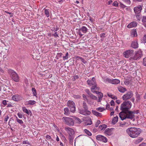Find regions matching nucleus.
Listing matches in <instances>:
<instances>
[{
  "label": "nucleus",
  "instance_id": "de8ad7c7",
  "mask_svg": "<svg viewBox=\"0 0 146 146\" xmlns=\"http://www.w3.org/2000/svg\"><path fill=\"white\" fill-rule=\"evenodd\" d=\"M113 5L115 7H118V4L117 1H114L113 4Z\"/></svg>",
  "mask_w": 146,
  "mask_h": 146
},
{
  "label": "nucleus",
  "instance_id": "412c9836",
  "mask_svg": "<svg viewBox=\"0 0 146 146\" xmlns=\"http://www.w3.org/2000/svg\"><path fill=\"white\" fill-rule=\"evenodd\" d=\"M68 131V133L69 135H74V132L73 129L70 127H67L66 128V130Z\"/></svg>",
  "mask_w": 146,
  "mask_h": 146
},
{
  "label": "nucleus",
  "instance_id": "2eb2a0df",
  "mask_svg": "<svg viewBox=\"0 0 146 146\" xmlns=\"http://www.w3.org/2000/svg\"><path fill=\"white\" fill-rule=\"evenodd\" d=\"M12 99L15 101L18 102L22 100V97L19 95L17 94L13 96Z\"/></svg>",
  "mask_w": 146,
  "mask_h": 146
},
{
  "label": "nucleus",
  "instance_id": "13d9d810",
  "mask_svg": "<svg viewBox=\"0 0 146 146\" xmlns=\"http://www.w3.org/2000/svg\"><path fill=\"white\" fill-rule=\"evenodd\" d=\"M82 97L84 98V100H85V99L87 100V102H88V99L87 98L86 96L84 94H83L82 95Z\"/></svg>",
  "mask_w": 146,
  "mask_h": 146
},
{
  "label": "nucleus",
  "instance_id": "f8f14e48",
  "mask_svg": "<svg viewBox=\"0 0 146 146\" xmlns=\"http://www.w3.org/2000/svg\"><path fill=\"white\" fill-rule=\"evenodd\" d=\"M142 5H140L134 8V11L136 14H139L141 12L142 9Z\"/></svg>",
  "mask_w": 146,
  "mask_h": 146
},
{
  "label": "nucleus",
  "instance_id": "aec40b11",
  "mask_svg": "<svg viewBox=\"0 0 146 146\" xmlns=\"http://www.w3.org/2000/svg\"><path fill=\"white\" fill-rule=\"evenodd\" d=\"M137 25V23L136 22H133L128 24L127 26V27L128 28H131L133 27H136Z\"/></svg>",
  "mask_w": 146,
  "mask_h": 146
},
{
  "label": "nucleus",
  "instance_id": "f257e3e1",
  "mask_svg": "<svg viewBox=\"0 0 146 146\" xmlns=\"http://www.w3.org/2000/svg\"><path fill=\"white\" fill-rule=\"evenodd\" d=\"M127 133L131 137L135 138L137 137L141 133V129L135 127L129 128L126 130Z\"/></svg>",
  "mask_w": 146,
  "mask_h": 146
},
{
  "label": "nucleus",
  "instance_id": "6e6552de",
  "mask_svg": "<svg viewBox=\"0 0 146 146\" xmlns=\"http://www.w3.org/2000/svg\"><path fill=\"white\" fill-rule=\"evenodd\" d=\"M133 96L132 91H130L127 92V93L122 97L123 100L126 101L131 98Z\"/></svg>",
  "mask_w": 146,
  "mask_h": 146
},
{
  "label": "nucleus",
  "instance_id": "473e14b6",
  "mask_svg": "<svg viewBox=\"0 0 146 146\" xmlns=\"http://www.w3.org/2000/svg\"><path fill=\"white\" fill-rule=\"evenodd\" d=\"M44 14L46 15V16L47 17H48L49 16V12L48 9H44Z\"/></svg>",
  "mask_w": 146,
  "mask_h": 146
},
{
  "label": "nucleus",
  "instance_id": "9d476101",
  "mask_svg": "<svg viewBox=\"0 0 146 146\" xmlns=\"http://www.w3.org/2000/svg\"><path fill=\"white\" fill-rule=\"evenodd\" d=\"M104 81L105 82H108L109 83H111L114 84H117L120 82L119 80L118 79H114L111 80L108 78L105 79L104 80Z\"/></svg>",
  "mask_w": 146,
  "mask_h": 146
},
{
  "label": "nucleus",
  "instance_id": "338daca9",
  "mask_svg": "<svg viewBox=\"0 0 146 146\" xmlns=\"http://www.w3.org/2000/svg\"><path fill=\"white\" fill-rule=\"evenodd\" d=\"M103 96V94L102 93H101L100 94H99L98 95V98H102Z\"/></svg>",
  "mask_w": 146,
  "mask_h": 146
},
{
  "label": "nucleus",
  "instance_id": "5fc2aeb1",
  "mask_svg": "<svg viewBox=\"0 0 146 146\" xmlns=\"http://www.w3.org/2000/svg\"><path fill=\"white\" fill-rule=\"evenodd\" d=\"M132 112L134 114H138L139 113V110H134L133 111H132Z\"/></svg>",
  "mask_w": 146,
  "mask_h": 146
},
{
  "label": "nucleus",
  "instance_id": "f03ea898",
  "mask_svg": "<svg viewBox=\"0 0 146 146\" xmlns=\"http://www.w3.org/2000/svg\"><path fill=\"white\" fill-rule=\"evenodd\" d=\"M131 106V103L129 101L123 102L121 105L120 109L122 111L119 113V115H121L122 114H123L125 113H126L129 110Z\"/></svg>",
  "mask_w": 146,
  "mask_h": 146
},
{
  "label": "nucleus",
  "instance_id": "37998d69",
  "mask_svg": "<svg viewBox=\"0 0 146 146\" xmlns=\"http://www.w3.org/2000/svg\"><path fill=\"white\" fill-rule=\"evenodd\" d=\"M96 110L99 111L100 112H102L105 110V109L104 108L99 107L96 109Z\"/></svg>",
  "mask_w": 146,
  "mask_h": 146
},
{
  "label": "nucleus",
  "instance_id": "f704fd0d",
  "mask_svg": "<svg viewBox=\"0 0 146 146\" xmlns=\"http://www.w3.org/2000/svg\"><path fill=\"white\" fill-rule=\"evenodd\" d=\"M33 96L36 97L37 93L36 91L35 88H33L32 89Z\"/></svg>",
  "mask_w": 146,
  "mask_h": 146
},
{
  "label": "nucleus",
  "instance_id": "4468645a",
  "mask_svg": "<svg viewBox=\"0 0 146 146\" xmlns=\"http://www.w3.org/2000/svg\"><path fill=\"white\" fill-rule=\"evenodd\" d=\"M79 31L78 32L79 35H80V36H82L83 35L82 34L81 31L83 32L84 33H86L87 32L88 29L86 27L83 26L79 29Z\"/></svg>",
  "mask_w": 146,
  "mask_h": 146
},
{
  "label": "nucleus",
  "instance_id": "0eeeda50",
  "mask_svg": "<svg viewBox=\"0 0 146 146\" xmlns=\"http://www.w3.org/2000/svg\"><path fill=\"white\" fill-rule=\"evenodd\" d=\"M142 56V52L141 50H139L138 51H135V54H133V56L132 57V59L134 60H137L140 59Z\"/></svg>",
  "mask_w": 146,
  "mask_h": 146
},
{
  "label": "nucleus",
  "instance_id": "09e8293b",
  "mask_svg": "<svg viewBox=\"0 0 146 146\" xmlns=\"http://www.w3.org/2000/svg\"><path fill=\"white\" fill-rule=\"evenodd\" d=\"M85 92L86 93L88 94V96L91 93V92L88 89H86L85 90Z\"/></svg>",
  "mask_w": 146,
  "mask_h": 146
},
{
  "label": "nucleus",
  "instance_id": "6ab92c4d",
  "mask_svg": "<svg viewBox=\"0 0 146 146\" xmlns=\"http://www.w3.org/2000/svg\"><path fill=\"white\" fill-rule=\"evenodd\" d=\"M22 110L24 112L26 113L28 115H31L32 114L31 111L30 110L28 111L26 108L25 107H22Z\"/></svg>",
  "mask_w": 146,
  "mask_h": 146
},
{
  "label": "nucleus",
  "instance_id": "72a5a7b5",
  "mask_svg": "<svg viewBox=\"0 0 146 146\" xmlns=\"http://www.w3.org/2000/svg\"><path fill=\"white\" fill-rule=\"evenodd\" d=\"M88 97H90L91 99L94 100H96L97 99V98L91 93L88 96Z\"/></svg>",
  "mask_w": 146,
  "mask_h": 146
},
{
  "label": "nucleus",
  "instance_id": "7c9ffc66",
  "mask_svg": "<svg viewBox=\"0 0 146 146\" xmlns=\"http://www.w3.org/2000/svg\"><path fill=\"white\" fill-rule=\"evenodd\" d=\"M92 113L94 115L97 116H101L102 114L101 113H99L96 111L92 110Z\"/></svg>",
  "mask_w": 146,
  "mask_h": 146
},
{
  "label": "nucleus",
  "instance_id": "a18cd8bd",
  "mask_svg": "<svg viewBox=\"0 0 146 146\" xmlns=\"http://www.w3.org/2000/svg\"><path fill=\"white\" fill-rule=\"evenodd\" d=\"M52 30L54 31H57L58 30V29L57 26H56V27L55 26L52 27Z\"/></svg>",
  "mask_w": 146,
  "mask_h": 146
},
{
  "label": "nucleus",
  "instance_id": "c756f323",
  "mask_svg": "<svg viewBox=\"0 0 146 146\" xmlns=\"http://www.w3.org/2000/svg\"><path fill=\"white\" fill-rule=\"evenodd\" d=\"M76 58L77 60L80 59V61L84 64H86L87 63V62L82 57L77 56L76 57Z\"/></svg>",
  "mask_w": 146,
  "mask_h": 146
},
{
  "label": "nucleus",
  "instance_id": "f3484780",
  "mask_svg": "<svg viewBox=\"0 0 146 146\" xmlns=\"http://www.w3.org/2000/svg\"><path fill=\"white\" fill-rule=\"evenodd\" d=\"M113 128L106 129L104 133L108 135H111L112 134V131L113 130Z\"/></svg>",
  "mask_w": 146,
  "mask_h": 146
},
{
  "label": "nucleus",
  "instance_id": "9b49d317",
  "mask_svg": "<svg viewBox=\"0 0 146 146\" xmlns=\"http://www.w3.org/2000/svg\"><path fill=\"white\" fill-rule=\"evenodd\" d=\"M79 112L81 114L85 115H89L91 114V112L88 109H81L79 110Z\"/></svg>",
  "mask_w": 146,
  "mask_h": 146
},
{
  "label": "nucleus",
  "instance_id": "e433bc0d",
  "mask_svg": "<svg viewBox=\"0 0 146 146\" xmlns=\"http://www.w3.org/2000/svg\"><path fill=\"white\" fill-rule=\"evenodd\" d=\"M107 125L106 124H103L102 125H100L99 126V128L101 130L106 128L107 127Z\"/></svg>",
  "mask_w": 146,
  "mask_h": 146
},
{
  "label": "nucleus",
  "instance_id": "a878e982",
  "mask_svg": "<svg viewBox=\"0 0 146 146\" xmlns=\"http://www.w3.org/2000/svg\"><path fill=\"white\" fill-rule=\"evenodd\" d=\"M64 114L66 115H68L70 114V111L68 108H66L64 109Z\"/></svg>",
  "mask_w": 146,
  "mask_h": 146
},
{
  "label": "nucleus",
  "instance_id": "7ed1b4c3",
  "mask_svg": "<svg viewBox=\"0 0 146 146\" xmlns=\"http://www.w3.org/2000/svg\"><path fill=\"white\" fill-rule=\"evenodd\" d=\"M119 117L122 120H123L127 118L132 119L135 117V115L133 114L132 111H128L126 113H124L119 115Z\"/></svg>",
  "mask_w": 146,
  "mask_h": 146
},
{
  "label": "nucleus",
  "instance_id": "20e7f679",
  "mask_svg": "<svg viewBox=\"0 0 146 146\" xmlns=\"http://www.w3.org/2000/svg\"><path fill=\"white\" fill-rule=\"evenodd\" d=\"M8 73L11 74V77L12 79L15 82H17L19 81V77L17 74L13 70L9 69L8 70Z\"/></svg>",
  "mask_w": 146,
  "mask_h": 146
},
{
  "label": "nucleus",
  "instance_id": "0e129e2a",
  "mask_svg": "<svg viewBox=\"0 0 146 146\" xmlns=\"http://www.w3.org/2000/svg\"><path fill=\"white\" fill-rule=\"evenodd\" d=\"M125 2H126L128 4H130L131 3V1L130 0H123Z\"/></svg>",
  "mask_w": 146,
  "mask_h": 146
},
{
  "label": "nucleus",
  "instance_id": "c9c22d12",
  "mask_svg": "<svg viewBox=\"0 0 146 146\" xmlns=\"http://www.w3.org/2000/svg\"><path fill=\"white\" fill-rule=\"evenodd\" d=\"M74 138V135H69V140L70 142H72Z\"/></svg>",
  "mask_w": 146,
  "mask_h": 146
},
{
  "label": "nucleus",
  "instance_id": "1a4fd4ad",
  "mask_svg": "<svg viewBox=\"0 0 146 146\" xmlns=\"http://www.w3.org/2000/svg\"><path fill=\"white\" fill-rule=\"evenodd\" d=\"M134 51L133 50L130 49L126 50L123 53L125 57L128 58L130 57L132 58V57L133 56Z\"/></svg>",
  "mask_w": 146,
  "mask_h": 146
},
{
  "label": "nucleus",
  "instance_id": "c03bdc74",
  "mask_svg": "<svg viewBox=\"0 0 146 146\" xmlns=\"http://www.w3.org/2000/svg\"><path fill=\"white\" fill-rule=\"evenodd\" d=\"M134 16H135L137 18V20L138 21H140V18H141V16L139 14H136Z\"/></svg>",
  "mask_w": 146,
  "mask_h": 146
},
{
  "label": "nucleus",
  "instance_id": "3c124183",
  "mask_svg": "<svg viewBox=\"0 0 146 146\" xmlns=\"http://www.w3.org/2000/svg\"><path fill=\"white\" fill-rule=\"evenodd\" d=\"M17 122L20 124H22L23 123V121L22 120L19 119H17Z\"/></svg>",
  "mask_w": 146,
  "mask_h": 146
},
{
  "label": "nucleus",
  "instance_id": "4c0bfd02",
  "mask_svg": "<svg viewBox=\"0 0 146 146\" xmlns=\"http://www.w3.org/2000/svg\"><path fill=\"white\" fill-rule=\"evenodd\" d=\"M82 107L83 109H88V107L86 103L85 102H83L82 103Z\"/></svg>",
  "mask_w": 146,
  "mask_h": 146
},
{
  "label": "nucleus",
  "instance_id": "e2e57ef3",
  "mask_svg": "<svg viewBox=\"0 0 146 146\" xmlns=\"http://www.w3.org/2000/svg\"><path fill=\"white\" fill-rule=\"evenodd\" d=\"M120 6L121 7H122V8H124L126 7V6L125 5H124L122 3H120Z\"/></svg>",
  "mask_w": 146,
  "mask_h": 146
},
{
  "label": "nucleus",
  "instance_id": "49530a36",
  "mask_svg": "<svg viewBox=\"0 0 146 146\" xmlns=\"http://www.w3.org/2000/svg\"><path fill=\"white\" fill-rule=\"evenodd\" d=\"M101 122L100 120H98L96 122V123L95 125V126L97 127H98L100 123Z\"/></svg>",
  "mask_w": 146,
  "mask_h": 146
},
{
  "label": "nucleus",
  "instance_id": "a19ab883",
  "mask_svg": "<svg viewBox=\"0 0 146 146\" xmlns=\"http://www.w3.org/2000/svg\"><path fill=\"white\" fill-rule=\"evenodd\" d=\"M68 53L67 52L66 53L65 55L63 56V59L64 60H65L68 59Z\"/></svg>",
  "mask_w": 146,
  "mask_h": 146
},
{
  "label": "nucleus",
  "instance_id": "6e6d98bb",
  "mask_svg": "<svg viewBox=\"0 0 146 146\" xmlns=\"http://www.w3.org/2000/svg\"><path fill=\"white\" fill-rule=\"evenodd\" d=\"M7 102H8V101H7L6 100H4L3 101L2 103L5 106L7 105Z\"/></svg>",
  "mask_w": 146,
  "mask_h": 146
},
{
  "label": "nucleus",
  "instance_id": "a211bd4d",
  "mask_svg": "<svg viewBox=\"0 0 146 146\" xmlns=\"http://www.w3.org/2000/svg\"><path fill=\"white\" fill-rule=\"evenodd\" d=\"M85 120L86 122V125H90L92 124V121L91 118L90 117H88L85 118Z\"/></svg>",
  "mask_w": 146,
  "mask_h": 146
},
{
  "label": "nucleus",
  "instance_id": "58836bf2",
  "mask_svg": "<svg viewBox=\"0 0 146 146\" xmlns=\"http://www.w3.org/2000/svg\"><path fill=\"white\" fill-rule=\"evenodd\" d=\"M108 97H110L111 99H113L114 100H116L117 99V97L115 96H113V95L109 94L108 93Z\"/></svg>",
  "mask_w": 146,
  "mask_h": 146
},
{
  "label": "nucleus",
  "instance_id": "dca6fc26",
  "mask_svg": "<svg viewBox=\"0 0 146 146\" xmlns=\"http://www.w3.org/2000/svg\"><path fill=\"white\" fill-rule=\"evenodd\" d=\"M131 46L134 49L137 48L138 47V44L137 41H132L131 44Z\"/></svg>",
  "mask_w": 146,
  "mask_h": 146
},
{
  "label": "nucleus",
  "instance_id": "5701e85b",
  "mask_svg": "<svg viewBox=\"0 0 146 146\" xmlns=\"http://www.w3.org/2000/svg\"><path fill=\"white\" fill-rule=\"evenodd\" d=\"M74 123L80 124L82 122L81 120L78 117H74L73 118Z\"/></svg>",
  "mask_w": 146,
  "mask_h": 146
},
{
  "label": "nucleus",
  "instance_id": "ddd939ff",
  "mask_svg": "<svg viewBox=\"0 0 146 146\" xmlns=\"http://www.w3.org/2000/svg\"><path fill=\"white\" fill-rule=\"evenodd\" d=\"M96 138L98 140L102 141L104 143L107 142L108 141L106 137L101 135H97Z\"/></svg>",
  "mask_w": 146,
  "mask_h": 146
},
{
  "label": "nucleus",
  "instance_id": "2f4dec72",
  "mask_svg": "<svg viewBox=\"0 0 146 146\" xmlns=\"http://www.w3.org/2000/svg\"><path fill=\"white\" fill-rule=\"evenodd\" d=\"M135 97L136 99V101L137 102H139L140 100L141 95H140L137 93L136 94Z\"/></svg>",
  "mask_w": 146,
  "mask_h": 146
},
{
  "label": "nucleus",
  "instance_id": "8fccbe9b",
  "mask_svg": "<svg viewBox=\"0 0 146 146\" xmlns=\"http://www.w3.org/2000/svg\"><path fill=\"white\" fill-rule=\"evenodd\" d=\"M142 21L143 23H145L146 22V16H143Z\"/></svg>",
  "mask_w": 146,
  "mask_h": 146
},
{
  "label": "nucleus",
  "instance_id": "39448f33",
  "mask_svg": "<svg viewBox=\"0 0 146 146\" xmlns=\"http://www.w3.org/2000/svg\"><path fill=\"white\" fill-rule=\"evenodd\" d=\"M67 105L69 108L70 112L73 113L75 112L76 111L75 105L73 101L69 100L67 102Z\"/></svg>",
  "mask_w": 146,
  "mask_h": 146
},
{
  "label": "nucleus",
  "instance_id": "69168bd1",
  "mask_svg": "<svg viewBox=\"0 0 146 146\" xmlns=\"http://www.w3.org/2000/svg\"><path fill=\"white\" fill-rule=\"evenodd\" d=\"M124 83L125 85H128L130 83V82L129 81L126 80L124 82Z\"/></svg>",
  "mask_w": 146,
  "mask_h": 146
},
{
  "label": "nucleus",
  "instance_id": "ea45409f",
  "mask_svg": "<svg viewBox=\"0 0 146 146\" xmlns=\"http://www.w3.org/2000/svg\"><path fill=\"white\" fill-rule=\"evenodd\" d=\"M84 132L88 136H90L92 135L91 133L87 129L84 130Z\"/></svg>",
  "mask_w": 146,
  "mask_h": 146
},
{
  "label": "nucleus",
  "instance_id": "bb28decb",
  "mask_svg": "<svg viewBox=\"0 0 146 146\" xmlns=\"http://www.w3.org/2000/svg\"><path fill=\"white\" fill-rule=\"evenodd\" d=\"M118 90L119 92L121 93H124L127 91V89L126 88H124L122 86L119 87L118 88Z\"/></svg>",
  "mask_w": 146,
  "mask_h": 146
},
{
  "label": "nucleus",
  "instance_id": "052dcab7",
  "mask_svg": "<svg viewBox=\"0 0 146 146\" xmlns=\"http://www.w3.org/2000/svg\"><path fill=\"white\" fill-rule=\"evenodd\" d=\"M17 115L20 118H22L23 115L21 113H18L17 114Z\"/></svg>",
  "mask_w": 146,
  "mask_h": 146
},
{
  "label": "nucleus",
  "instance_id": "79ce46f5",
  "mask_svg": "<svg viewBox=\"0 0 146 146\" xmlns=\"http://www.w3.org/2000/svg\"><path fill=\"white\" fill-rule=\"evenodd\" d=\"M143 140V139L141 137L139 138L136 140L135 143L136 144L138 143L141 142Z\"/></svg>",
  "mask_w": 146,
  "mask_h": 146
},
{
  "label": "nucleus",
  "instance_id": "864d4df0",
  "mask_svg": "<svg viewBox=\"0 0 146 146\" xmlns=\"http://www.w3.org/2000/svg\"><path fill=\"white\" fill-rule=\"evenodd\" d=\"M45 138L47 139V140H49L51 139V137L49 135H47L45 136Z\"/></svg>",
  "mask_w": 146,
  "mask_h": 146
},
{
  "label": "nucleus",
  "instance_id": "cd10ccee",
  "mask_svg": "<svg viewBox=\"0 0 146 146\" xmlns=\"http://www.w3.org/2000/svg\"><path fill=\"white\" fill-rule=\"evenodd\" d=\"M118 120V117L116 116L114 117L112 120V123L113 124H115L117 122Z\"/></svg>",
  "mask_w": 146,
  "mask_h": 146
},
{
  "label": "nucleus",
  "instance_id": "680f3d73",
  "mask_svg": "<svg viewBox=\"0 0 146 146\" xmlns=\"http://www.w3.org/2000/svg\"><path fill=\"white\" fill-rule=\"evenodd\" d=\"M143 64L144 66H146V58H145L143 59Z\"/></svg>",
  "mask_w": 146,
  "mask_h": 146
},
{
  "label": "nucleus",
  "instance_id": "c85d7f7f",
  "mask_svg": "<svg viewBox=\"0 0 146 146\" xmlns=\"http://www.w3.org/2000/svg\"><path fill=\"white\" fill-rule=\"evenodd\" d=\"M131 35L133 37H135L137 35L136 29L132 31L131 33Z\"/></svg>",
  "mask_w": 146,
  "mask_h": 146
},
{
  "label": "nucleus",
  "instance_id": "4d7b16f0",
  "mask_svg": "<svg viewBox=\"0 0 146 146\" xmlns=\"http://www.w3.org/2000/svg\"><path fill=\"white\" fill-rule=\"evenodd\" d=\"M9 118V117L7 115V116H6L5 117V119H4V121L5 122H6L8 119Z\"/></svg>",
  "mask_w": 146,
  "mask_h": 146
},
{
  "label": "nucleus",
  "instance_id": "423d86ee",
  "mask_svg": "<svg viewBox=\"0 0 146 146\" xmlns=\"http://www.w3.org/2000/svg\"><path fill=\"white\" fill-rule=\"evenodd\" d=\"M62 119L64 120L65 123L68 125L73 126L74 124L73 118L64 117Z\"/></svg>",
  "mask_w": 146,
  "mask_h": 146
},
{
  "label": "nucleus",
  "instance_id": "603ef678",
  "mask_svg": "<svg viewBox=\"0 0 146 146\" xmlns=\"http://www.w3.org/2000/svg\"><path fill=\"white\" fill-rule=\"evenodd\" d=\"M105 33H103L100 34V36L101 38H105L106 36H105Z\"/></svg>",
  "mask_w": 146,
  "mask_h": 146
},
{
  "label": "nucleus",
  "instance_id": "bf43d9fd",
  "mask_svg": "<svg viewBox=\"0 0 146 146\" xmlns=\"http://www.w3.org/2000/svg\"><path fill=\"white\" fill-rule=\"evenodd\" d=\"M111 105L112 106H113L115 105V103L113 100H112L110 102Z\"/></svg>",
  "mask_w": 146,
  "mask_h": 146
},
{
  "label": "nucleus",
  "instance_id": "393cba45",
  "mask_svg": "<svg viewBox=\"0 0 146 146\" xmlns=\"http://www.w3.org/2000/svg\"><path fill=\"white\" fill-rule=\"evenodd\" d=\"M87 83L90 86H94L96 84V82H94L90 80H88L87 81Z\"/></svg>",
  "mask_w": 146,
  "mask_h": 146
},
{
  "label": "nucleus",
  "instance_id": "774afa93",
  "mask_svg": "<svg viewBox=\"0 0 146 146\" xmlns=\"http://www.w3.org/2000/svg\"><path fill=\"white\" fill-rule=\"evenodd\" d=\"M139 146H146V143H142Z\"/></svg>",
  "mask_w": 146,
  "mask_h": 146
},
{
  "label": "nucleus",
  "instance_id": "4be33fe9",
  "mask_svg": "<svg viewBox=\"0 0 146 146\" xmlns=\"http://www.w3.org/2000/svg\"><path fill=\"white\" fill-rule=\"evenodd\" d=\"M99 88H100L99 87H98L97 86V84H96V85L92 86L91 87V90L92 92H96L97 90H99Z\"/></svg>",
  "mask_w": 146,
  "mask_h": 146
},
{
  "label": "nucleus",
  "instance_id": "b1692460",
  "mask_svg": "<svg viewBox=\"0 0 146 146\" xmlns=\"http://www.w3.org/2000/svg\"><path fill=\"white\" fill-rule=\"evenodd\" d=\"M36 103V102L34 100H30L29 101H26V104L29 105H33L35 104Z\"/></svg>",
  "mask_w": 146,
  "mask_h": 146
}]
</instances>
